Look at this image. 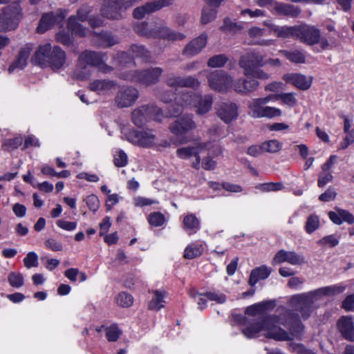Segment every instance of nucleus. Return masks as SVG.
Wrapping results in <instances>:
<instances>
[{"mask_svg": "<svg viewBox=\"0 0 354 354\" xmlns=\"http://www.w3.org/2000/svg\"><path fill=\"white\" fill-rule=\"evenodd\" d=\"M279 53L283 54L287 59H288L292 62L297 64H302L305 62V55L301 51H299L298 50H295L292 51L280 50Z\"/></svg>", "mask_w": 354, "mask_h": 354, "instance_id": "obj_40", "label": "nucleus"}, {"mask_svg": "<svg viewBox=\"0 0 354 354\" xmlns=\"http://www.w3.org/2000/svg\"><path fill=\"white\" fill-rule=\"evenodd\" d=\"M207 35L205 33L191 41L186 45L183 54L187 56H194L198 54L206 46Z\"/></svg>", "mask_w": 354, "mask_h": 354, "instance_id": "obj_26", "label": "nucleus"}, {"mask_svg": "<svg viewBox=\"0 0 354 354\" xmlns=\"http://www.w3.org/2000/svg\"><path fill=\"white\" fill-rule=\"evenodd\" d=\"M223 0H206L205 5L202 10L201 23L207 24L213 21L216 16V8Z\"/></svg>", "mask_w": 354, "mask_h": 354, "instance_id": "obj_29", "label": "nucleus"}, {"mask_svg": "<svg viewBox=\"0 0 354 354\" xmlns=\"http://www.w3.org/2000/svg\"><path fill=\"white\" fill-rule=\"evenodd\" d=\"M333 175L330 171H324L322 170V172H321L319 175L318 186L320 187L325 186L328 183L333 180Z\"/></svg>", "mask_w": 354, "mask_h": 354, "instance_id": "obj_64", "label": "nucleus"}, {"mask_svg": "<svg viewBox=\"0 0 354 354\" xmlns=\"http://www.w3.org/2000/svg\"><path fill=\"white\" fill-rule=\"evenodd\" d=\"M343 290V288L337 286L322 287L313 291L292 296L290 304L294 310L301 313L304 319H307L313 311V306L315 301L323 296L334 295Z\"/></svg>", "mask_w": 354, "mask_h": 354, "instance_id": "obj_3", "label": "nucleus"}, {"mask_svg": "<svg viewBox=\"0 0 354 354\" xmlns=\"http://www.w3.org/2000/svg\"><path fill=\"white\" fill-rule=\"evenodd\" d=\"M104 55L92 51H84L79 57L77 68L75 75L81 80L87 78L91 75V68L97 66L104 73L109 72L111 67L104 64Z\"/></svg>", "mask_w": 354, "mask_h": 354, "instance_id": "obj_4", "label": "nucleus"}, {"mask_svg": "<svg viewBox=\"0 0 354 354\" xmlns=\"http://www.w3.org/2000/svg\"><path fill=\"white\" fill-rule=\"evenodd\" d=\"M216 113L221 120L228 124L237 118L238 106L235 103L222 102L218 105Z\"/></svg>", "mask_w": 354, "mask_h": 354, "instance_id": "obj_21", "label": "nucleus"}, {"mask_svg": "<svg viewBox=\"0 0 354 354\" xmlns=\"http://www.w3.org/2000/svg\"><path fill=\"white\" fill-rule=\"evenodd\" d=\"M162 73V69L161 68L155 67L144 71L130 73L127 75L123 76V78L149 86L156 83Z\"/></svg>", "mask_w": 354, "mask_h": 354, "instance_id": "obj_13", "label": "nucleus"}, {"mask_svg": "<svg viewBox=\"0 0 354 354\" xmlns=\"http://www.w3.org/2000/svg\"><path fill=\"white\" fill-rule=\"evenodd\" d=\"M8 282L12 287L20 288L24 284V277L21 273L11 272L8 275Z\"/></svg>", "mask_w": 354, "mask_h": 354, "instance_id": "obj_52", "label": "nucleus"}, {"mask_svg": "<svg viewBox=\"0 0 354 354\" xmlns=\"http://www.w3.org/2000/svg\"><path fill=\"white\" fill-rule=\"evenodd\" d=\"M243 28L241 24L232 21L229 18H225L223 21V25L221 27V30L227 32H236Z\"/></svg>", "mask_w": 354, "mask_h": 354, "instance_id": "obj_45", "label": "nucleus"}, {"mask_svg": "<svg viewBox=\"0 0 354 354\" xmlns=\"http://www.w3.org/2000/svg\"><path fill=\"white\" fill-rule=\"evenodd\" d=\"M56 225L59 228L68 232L75 230L77 225L76 222L67 221L63 219L57 220L56 221Z\"/></svg>", "mask_w": 354, "mask_h": 354, "instance_id": "obj_62", "label": "nucleus"}, {"mask_svg": "<svg viewBox=\"0 0 354 354\" xmlns=\"http://www.w3.org/2000/svg\"><path fill=\"white\" fill-rule=\"evenodd\" d=\"M214 147L212 142H196L192 145L178 148L176 156L184 160H190L192 165L198 169L201 162V154L207 151L209 154L211 149Z\"/></svg>", "mask_w": 354, "mask_h": 354, "instance_id": "obj_5", "label": "nucleus"}, {"mask_svg": "<svg viewBox=\"0 0 354 354\" xmlns=\"http://www.w3.org/2000/svg\"><path fill=\"white\" fill-rule=\"evenodd\" d=\"M317 243L320 245L334 247L339 243V241L335 235L332 234L323 237L318 241Z\"/></svg>", "mask_w": 354, "mask_h": 354, "instance_id": "obj_57", "label": "nucleus"}, {"mask_svg": "<svg viewBox=\"0 0 354 354\" xmlns=\"http://www.w3.org/2000/svg\"><path fill=\"white\" fill-rule=\"evenodd\" d=\"M117 304L124 308L131 306L133 303V297L127 292L120 293L116 298Z\"/></svg>", "mask_w": 354, "mask_h": 354, "instance_id": "obj_51", "label": "nucleus"}, {"mask_svg": "<svg viewBox=\"0 0 354 354\" xmlns=\"http://www.w3.org/2000/svg\"><path fill=\"white\" fill-rule=\"evenodd\" d=\"M133 28L137 33L148 37H160L168 41H178L185 38L184 34L176 32L165 26H160L149 30L146 24L140 23L134 25Z\"/></svg>", "mask_w": 354, "mask_h": 354, "instance_id": "obj_7", "label": "nucleus"}, {"mask_svg": "<svg viewBox=\"0 0 354 354\" xmlns=\"http://www.w3.org/2000/svg\"><path fill=\"white\" fill-rule=\"evenodd\" d=\"M264 64V57L256 50L250 51L242 55L239 62V65L243 69L245 77H249L253 69L261 67Z\"/></svg>", "mask_w": 354, "mask_h": 354, "instance_id": "obj_14", "label": "nucleus"}, {"mask_svg": "<svg viewBox=\"0 0 354 354\" xmlns=\"http://www.w3.org/2000/svg\"><path fill=\"white\" fill-rule=\"evenodd\" d=\"M166 292L164 290H155L153 297L149 303V308L159 310L164 307L165 304Z\"/></svg>", "mask_w": 354, "mask_h": 354, "instance_id": "obj_38", "label": "nucleus"}, {"mask_svg": "<svg viewBox=\"0 0 354 354\" xmlns=\"http://www.w3.org/2000/svg\"><path fill=\"white\" fill-rule=\"evenodd\" d=\"M173 0H156L145 5L138 7L133 10V16L136 19H142L146 14L157 11L171 5Z\"/></svg>", "mask_w": 354, "mask_h": 354, "instance_id": "obj_20", "label": "nucleus"}, {"mask_svg": "<svg viewBox=\"0 0 354 354\" xmlns=\"http://www.w3.org/2000/svg\"><path fill=\"white\" fill-rule=\"evenodd\" d=\"M328 216L331 221L336 225H341L344 222L348 224L354 223V216L345 209L337 208L335 212H330Z\"/></svg>", "mask_w": 354, "mask_h": 354, "instance_id": "obj_31", "label": "nucleus"}, {"mask_svg": "<svg viewBox=\"0 0 354 354\" xmlns=\"http://www.w3.org/2000/svg\"><path fill=\"white\" fill-rule=\"evenodd\" d=\"M320 225L319 218L315 214L309 216L305 225V230L308 234H312L317 230Z\"/></svg>", "mask_w": 354, "mask_h": 354, "instance_id": "obj_43", "label": "nucleus"}, {"mask_svg": "<svg viewBox=\"0 0 354 354\" xmlns=\"http://www.w3.org/2000/svg\"><path fill=\"white\" fill-rule=\"evenodd\" d=\"M84 201L90 210L96 212L98 209L100 202L98 198L95 195L91 194L88 196Z\"/></svg>", "mask_w": 354, "mask_h": 354, "instance_id": "obj_59", "label": "nucleus"}, {"mask_svg": "<svg viewBox=\"0 0 354 354\" xmlns=\"http://www.w3.org/2000/svg\"><path fill=\"white\" fill-rule=\"evenodd\" d=\"M205 297L218 304H223L226 300L225 295L219 292H207L205 293Z\"/></svg>", "mask_w": 354, "mask_h": 354, "instance_id": "obj_61", "label": "nucleus"}, {"mask_svg": "<svg viewBox=\"0 0 354 354\" xmlns=\"http://www.w3.org/2000/svg\"><path fill=\"white\" fill-rule=\"evenodd\" d=\"M21 8L17 3H14L0 12V29L10 30L15 29L18 25L21 16Z\"/></svg>", "mask_w": 354, "mask_h": 354, "instance_id": "obj_10", "label": "nucleus"}, {"mask_svg": "<svg viewBox=\"0 0 354 354\" xmlns=\"http://www.w3.org/2000/svg\"><path fill=\"white\" fill-rule=\"evenodd\" d=\"M138 97V91L131 86H123L117 93L115 103L120 107H128L133 104Z\"/></svg>", "mask_w": 354, "mask_h": 354, "instance_id": "obj_16", "label": "nucleus"}, {"mask_svg": "<svg viewBox=\"0 0 354 354\" xmlns=\"http://www.w3.org/2000/svg\"><path fill=\"white\" fill-rule=\"evenodd\" d=\"M257 188L264 192H277L283 188V185L281 183H266L258 185Z\"/></svg>", "mask_w": 354, "mask_h": 354, "instance_id": "obj_49", "label": "nucleus"}, {"mask_svg": "<svg viewBox=\"0 0 354 354\" xmlns=\"http://www.w3.org/2000/svg\"><path fill=\"white\" fill-rule=\"evenodd\" d=\"M49 59L50 60H49L48 66H50L54 70L59 69L65 63L66 53L59 46H54Z\"/></svg>", "mask_w": 354, "mask_h": 354, "instance_id": "obj_32", "label": "nucleus"}, {"mask_svg": "<svg viewBox=\"0 0 354 354\" xmlns=\"http://www.w3.org/2000/svg\"><path fill=\"white\" fill-rule=\"evenodd\" d=\"M24 266L26 268L38 266V256L35 252H29L24 259Z\"/></svg>", "mask_w": 354, "mask_h": 354, "instance_id": "obj_53", "label": "nucleus"}, {"mask_svg": "<svg viewBox=\"0 0 354 354\" xmlns=\"http://www.w3.org/2000/svg\"><path fill=\"white\" fill-rule=\"evenodd\" d=\"M247 78L239 79L233 85L235 91L242 94H248L255 91L259 86V82L251 77Z\"/></svg>", "mask_w": 354, "mask_h": 354, "instance_id": "obj_28", "label": "nucleus"}, {"mask_svg": "<svg viewBox=\"0 0 354 354\" xmlns=\"http://www.w3.org/2000/svg\"><path fill=\"white\" fill-rule=\"evenodd\" d=\"M68 28L73 34L81 37L86 35L88 32L86 28H83L77 22V18L75 16H71L68 19Z\"/></svg>", "mask_w": 354, "mask_h": 354, "instance_id": "obj_39", "label": "nucleus"}, {"mask_svg": "<svg viewBox=\"0 0 354 354\" xmlns=\"http://www.w3.org/2000/svg\"><path fill=\"white\" fill-rule=\"evenodd\" d=\"M271 273V268L266 266L253 269L250 273L249 283L250 286H254L259 280L266 279Z\"/></svg>", "mask_w": 354, "mask_h": 354, "instance_id": "obj_35", "label": "nucleus"}, {"mask_svg": "<svg viewBox=\"0 0 354 354\" xmlns=\"http://www.w3.org/2000/svg\"><path fill=\"white\" fill-rule=\"evenodd\" d=\"M204 251V246L202 242L196 241L187 245L184 250V257L187 259H193L200 257Z\"/></svg>", "mask_w": 354, "mask_h": 354, "instance_id": "obj_36", "label": "nucleus"}, {"mask_svg": "<svg viewBox=\"0 0 354 354\" xmlns=\"http://www.w3.org/2000/svg\"><path fill=\"white\" fill-rule=\"evenodd\" d=\"M132 56L142 58L144 61H148L150 55L144 46L139 45H133L131 48Z\"/></svg>", "mask_w": 354, "mask_h": 354, "instance_id": "obj_47", "label": "nucleus"}, {"mask_svg": "<svg viewBox=\"0 0 354 354\" xmlns=\"http://www.w3.org/2000/svg\"><path fill=\"white\" fill-rule=\"evenodd\" d=\"M127 155L124 151L120 150L114 155V164L115 166L122 167L127 164Z\"/></svg>", "mask_w": 354, "mask_h": 354, "instance_id": "obj_55", "label": "nucleus"}, {"mask_svg": "<svg viewBox=\"0 0 354 354\" xmlns=\"http://www.w3.org/2000/svg\"><path fill=\"white\" fill-rule=\"evenodd\" d=\"M297 38L310 46L319 44L321 50L333 47V44H330L326 37H322L320 30L314 26L307 24L298 26Z\"/></svg>", "mask_w": 354, "mask_h": 354, "instance_id": "obj_6", "label": "nucleus"}, {"mask_svg": "<svg viewBox=\"0 0 354 354\" xmlns=\"http://www.w3.org/2000/svg\"><path fill=\"white\" fill-rule=\"evenodd\" d=\"M31 50V45H26L21 49L17 59L9 66L8 71L10 73L15 70H22L25 68Z\"/></svg>", "mask_w": 354, "mask_h": 354, "instance_id": "obj_30", "label": "nucleus"}, {"mask_svg": "<svg viewBox=\"0 0 354 354\" xmlns=\"http://www.w3.org/2000/svg\"><path fill=\"white\" fill-rule=\"evenodd\" d=\"M100 39V45L104 46H111L115 44L114 38L108 33H100L97 35Z\"/></svg>", "mask_w": 354, "mask_h": 354, "instance_id": "obj_63", "label": "nucleus"}, {"mask_svg": "<svg viewBox=\"0 0 354 354\" xmlns=\"http://www.w3.org/2000/svg\"><path fill=\"white\" fill-rule=\"evenodd\" d=\"M233 324L244 326L242 333L248 338H254L261 334L277 341H289L300 339L304 326L297 316L286 310L279 316H270L261 322H250L245 315L232 314Z\"/></svg>", "mask_w": 354, "mask_h": 354, "instance_id": "obj_1", "label": "nucleus"}, {"mask_svg": "<svg viewBox=\"0 0 354 354\" xmlns=\"http://www.w3.org/2000/svg\"><path fill=\"white\" fill-rule=\"evenodd\" d=\"M140 0H118L104 6L102 13L108 19H118L122 17V12L138 3Z\"/></svg>", "mask_w": 354, "mask_h": 354, "instance_id": "obj_15", "label": "nucleus"}, {"mask_svg": "<svg viewBox=\"0 0 354 354\" xmlns=\"http://www.w3.org/2000/svg\"><path fill=\"white\" fill-rule=\"evenodd\" d=\"M166 82L167 84L172 88L188 87L193 89H197L201 84L199 80L193 76L182 77L180 76L171 75L167 77Z\"/></svg>", "mask_w": 354, "mask_h": 354, "instance_id": "obj_22", "label": "nucleus"}, {"mask_svg": "<svg viewBox=\"0 0 354 354\" xmlns=\"http://www.w3.org/2000/svg\"><path fill=\"white\" fill-rule=\"evenodd\" d=\"M209 86L218 92H226L233 86V78L224 71H214L207 75Z\"/></svg>", "mask_w": 354, "mask_h": 354, "instance_id": "obj_12", "label": "nucleus"}, {"mask_svg": "<svg viewBox=\"0 0 354 354\" xmlns=\"http://www.w3.org/2000/svg\"><path fill=\"white\" fill-rule=\"evenodd\" d=\"M196 127V124L193 120V116L192 115H184L175 121L170 126L169 129L172 133L179 136L186 133Z\"/></svg>", "mask_w": 354, "mask_h": 354, "instance_id": "obj_19", "label": "nucleus"}, {"mask_svg": "<svg viewBox=\"0 0 354 354\" xmlns=\"http://www.w3.org/2000/svg\"><path fill=\"white\" fill-rule=\"evenodd\" d=\"M211 139H216L218 137L224 136L223 127L219 124H214L207 132Z\"/></svg>", "mask_w": 354, "mask_h": 354, "instance_id": "obj_58", "label": "nucleus"}, {"mask_svg": "<svg viewBox=\"0 0 354 354\" xmlns=\"http://www.w3.org/2000/svg\"><path fill=\"white\" fill-rule=\"evenodd\" d=\"M45 246L53 252H59L63 249L62 243L55 239L50 238L45 241Z\"/></svg>", "mask_w": 354, "mask_h": 354, "instance_id": "obj_56", "label": "nucleus"}, {"mask_svg": "<svg viewBox=\"0 0 354 354\" xmlns=\"http://www.w3.org/2000/svg\"><path fill=\"white\" fill-rule=\"evenodd\" d=\"M115 82L108 80H96L90 84V89L101 95H109L115 89Z\"/></svg>", "mask_w": 354, "mask_h": 354, "instance_id": "obj_25", "label": "nucleus"}, {"mask_svg": "<svg viewBox=\"0 0 354 354\" xmlns=\"http://www.w3.org/2000/svg\"><path fill=\"white\" fill-rule=\"evenodd\" d=\"M23 140L24 139L21 136L7 139L3 142L2 147L6 151H11L21 146L22 145Z\"/></svg>", "mask_w": 354, "mask_h": 354, "instance_id": "obj_44", "label": "nucleus"}, {"mask_svg": "<svg viewBox=\"0 0 354 354\" xmlns=\"http://www.w3.org/2000/svg\"><path fill=\"white\" fill-rule=\"evenodd\" d=\"M281 143L277 140H270L262 143V147L264 151L269 153H276L280 151Z\"/></svg>", "mask_w": 354, "mask_h": 354, "instance_id": "obj_50", "label": "nucleus"}, {"mask_svg": "<svg viewBox=\"0 0 354 354\" xmlns=\"http://www.w3.org/2000/svg\"><path fill=\"white\" fill-rule=\"evenodd\" d=\"M66 12L62 10H59L54 12L44 14L40 19L39 24L37 30L39 33H43L50 28L55 24L59 23L66 17Z\"/></svg>", "mask_w": 354, "mask_h": 354, "instance_id": "obj_18", "label": "nucleus"}, {"mask_svg": "<svg viewBox=\"0 0 354 354\" xmlns=\"http://www.w3.org/2000/svg\"><path fill=\"white\" fill-rule=\"evenodd\" d=\"M337 326L342 335L347 339L354 337V325L351 317L344 316L338 322Z\"/></svg>", "mask_w": 354, "mask_h": 354, "instance_id": "obj_33", "label": "nucleus"}, {"mask_svg": "<svg viewBox=\"0 0 354 354\" xmlns=\"http://www.w3.org/2000/svg\"><path fill=\"white\" fill-rule=\"evenodd\" d=\"M279 97L282 100L283 104L290 107L297 104V100L295 97V94L293 93H280Z\"/></svg>", "mask_w": 354, "mask_h": 354, "instance_id": "obj_54", "label": "nucleus"}, {"mask_svg": "<svg viewBox=\"0 0 354 354\" xmlns=\"http://www.w3.org/2000/svg\"><path fill=\"white\" fill-rule=\"evenodd\" d=\"M158 203V202L156 200L145 197L137 196L133 198V204L136 207H145Z\"/></svg>", "mask_w": 354, "mask_h": 354, "instance_id": "obj_60", "label": "nucleus"}, {"mask_svg": "<svg viewBox=\"0 0 354 354\" xmlns=\"http://www.w3.org/2000/svg\"><path fill=\"white\" fill-rule=\"evenodd\" d=\"M269 305V302H261L250 306L245 309V314L252 316L261 315L263 313Z\"/></svg>", "mask_w": 354, "mask_h": 354, "instance_id": "obj_42", "label": "nucleus"}, {"mask_svg": "<svg viewBox=\"0 0 354 354\" xmlns=\"http://www.w3.org/2000/svg\"><path fill=\"white\" fill-rule=\"evenodd\" d=\"M147 221L151 226L160 227L166 223V218L161 212H154L148 215Z\"/></svg>", "mask_w": 354, "mask_h": 354, "instance_id": "obj_41", "label": "nucleus"}, {"mask_svg": "<svg viewBox=\"0 0 354 354\" xmlns=\"http://www.w3.org/2000/svg\"><path fill=\"white\" fill-rule=\"evenodd\" d=\"M284 262H288L291 265L297 266L304 263L305 261L304 257L294 252H288L282 250L276 254L272 260V263L274 265Z\"/></svg>", "mask_w": 354, "mask_h": 354, "instance_id": "obj_24", "label": "nucleus"}, {"mask_svg": "<svg viewBox=\"0 0 354 354\" xmlns=\"http://www.w3.org/2000/svg\"><path fill=\"white\" fill-rule=\"evenodd\" d=\"M97 332L105 333L106 338L109 342H116L122 335V330L116 324H113L109 326H102L99 328H96Z\"/></svg>", "mask_w": 354, "mask_h": 354, "instance_id": "obj_37", "label": "nucleus"}, {"mask_svg": "<svg viewBox=\"0 0 354 354\" xmlns=\"http://www.w3.org/2000/svg\"><path fill=\"white\" fill-rule=\"evenodd\" d=\"M248 115L252 118L272 119L282 115V111L274 106H266L260 98H252L248 102Z\"/></svg>", "mask_w": 354, "mask_h": 354, "instance_id": "obj_8", "label": "nucleus"}, {"mask_svg": "<svg viewBox=\"0 0 354 354\" xmlns=\"http://www.w3.org/2000/svg\"><path fill=\"white\" fill-rule=\"evenodd\" d=\"M283 80L294 85L300 90H308L312 84L313 77L300 73H288L283 75Z\"/></svg>", "mask_w": 354, "mask_h": 354, "instance_id": "obj_23", "label": "nucleus"}, {"mask_svg": "<svg viewBox=\"0 0 354 354\" xmlns=\"http://www.w3.org/2000/svg\"><path fill=\"white\" fill-rule=\"evenodd\" d=\"M164 118L162 111L153 105H144L135 109L132 113V120L136 126H142L148 120L161 122Z\"/></svg>", "mask_w": 354, "mask_h": 354, "instance_id": "obj_9", "label": "nucleus"}, {"mask_svg": "<svg viewBox=\"0 0 354 354\" xmlns=\"http://www.w3.org/2000/svg\"><path fill=\"white\" fill-rule=\"evenodd\" d=\"M270 34H272L277 37L286 39L290 37H297L298 26H277L273 24L270 20H266L263 22Z\"/></svg>", "mask_w": 354, "mask_h": 354, "instance_id": "obj_17", "label": "nucleus"}, {"mask_svg": "<svg viewBox=\"0 0 354 354\" xmlns=\"http://www.w3.org/2000/svg\"><path fill=\"white\" fill-rule=\"evenodd\" d=\"M276 10L282 14L286 15H291L293 17L297 16L299 14V11L297 8H294V6L288 4L283 3H276Z\"/></svg>", "mask_w": 354, "mask_h": 354, "instance_id": "obj_48", "label": "nucleus"}, {"mask_svg": "<svg viewBox=\"0 0 354 354\" xmlns=\"http://www.w3.org/2000/svg\"><path fill=\"white\" fill-rule=\"evenodd\" d=\"M227 61V57L225 55H216L209 59L207 66L211 68H220L223 66Z\"/></svg>", "mask_w": 354, "mask_h": 354, "instance_id": "obj_46", "label": "nucleus"}, {"mask_svg": "<svg viewBox=\"0 0 354 354\" xmlns=\"http://www.w3.org/2000/svg\"><path fill=\"white\" fill-rule=\"evenodd\" d=\"M213 97L207 94L203 96L193 92H183L178 94L174 98V104L169 110L168 116L176 117L185 108H195L198 115L207 113L212 109Z\"/></svg>", "mask_w": 354, "mask_h": 354, "instance_id": "obj_2", "label": "nucleus"}, {"mask_svg": "<svg viewBox=\"0 0 354 354\" xmlns=\"http://www.w3.org/2000/svg\"><path fill=\"white\" fill-rule=\"evenodd\" d=\"M127 140L135 145L149 148L158 146V138L152 130H132L126 135Z\"/></svg>", "mask_w": 354, "mask_h": 354, "instance_id": "obj_11", "label": "nucleus"}, {"mask_svg": "<svg viewBox=\"0 0 354 354\" xmlns=\"http://www.w3.org/2000/svg\"><path fill=\"white\" fill-rule=\"evenodd\" d=\"M183 228L189 234L196 233L200 229V221L194 214H187L183 218Z\"/></svg>", "mask_w": 354, "mask_h": 354, "instance_id": "obj_34", "label": "nucleus"}, {"mask_svg": "<svg viewBox=\"0 0 354 354\" xmlns=\"http://www.w3.org/2000/svg\"><path fill=\"white\" fill-rule=\"evenodd\" d=\"M53 47L50 43L40 45L32 57V62L42 67L48 66Z\"/></svg>", "mask_w": 354, "mask_h": 354, "instance_id": "obj_27", "label": "nucleus"}]
</instances>
